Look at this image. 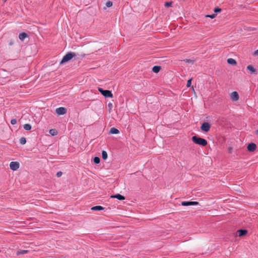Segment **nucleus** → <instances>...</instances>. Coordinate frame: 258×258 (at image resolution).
I'll list each match as a JSON object with an SVG mask.
<instances>
[{
  "label": "nucleus",
  "mask_w": 258,
  "mask_h": 258,
  "mask_svg": "<svg viewBox=\"0 0 258 258\" xmlns=\"http://www.w3.org/2000/svg\"><path fill=\"white\" fill-rule=\"evenodd\" d=\"M10 167L12 170H17L19 168V163L18 162H11L10 164Z\"/></svg>",
  "instance_id": "nucleus-6"
},
{
  "label": "nucleus",
  "mask_w": 258,
  "mask_h": 258,
  "mask_svg": "<svg viewBox=\"0 0 258 258\" xmlns=\"http://www.w3.org/2000/svg\"><path fill=\"white\" fill-rule=\"evenodd\" d=\"M17 119L15 118H13L11 120V123L12 124L14 125L17 123Z\"/></svg>",
  "instance_id": "nucleus-27"
},
{
  "label": "nucleus",
  "mask_w": 258,
  "mask_h": 258,
  "mask_svg": "<svg viewBox=\"0 0 258 258\" xmlns=\"http://www.w3.org/2000/svg\"><path fill=\"white\" fill-rule=\"evenodd\" d=\"M258 54V49L254 52V54Z\"/></svg>",
  "instance_id": "nucleus-32"
},
{
  "label": "nucleus",
  "mask_w": 258,
  "mask_h": 258,
  "mask_svg": "<svg viewBox=\"0 0 258 258\" xmlns=\"http://www.w3.org/2000/svg\"><path fill=\"white\" fill-rule=\"evenodd\" d=\"M186 62L193 63L195 62V60L191 59H186L184 60Z\"/></svg>",
  "instance_id": "nucleus-24"
},
{
  "label": "nucleus",
  "mask_w": 258,
  "mask_h": 258,
  "mask_svg": "<svg viewBox=\"0 0 258 258\" xmlns=\"http://www.w3.org/2000/svg\"><path fill=\"white\" fill-rule=\"evenodd\" d=\"M49 133L52 136H55L57 134V132L54 129H51L49 130Z\"/></svg>",
  "instance_id": "nucleus-22"
},
{
  "label": "nucleus",
  "mask_w": 258,
  "mask_h": 258,
  "mask_svg": "<svg viewBox=\"0 0 258 258\" xmlns=\"http://www.w3.org/2000/svg\"><path fill=\"white\" fill-rule=\"evenodd\" d=\"M98 91L105 97H112L113 95L111 91L107 90H104L102 88H99Z\"/></svg>",
  "instance_id": "nucleus-3"
},
{
  "label": "nucleus",
  "mask_w": 258,
  "mask_h": 258,
  "mask_svg": "<svg viewBox=\"0 0 258 258\" xmlns=\"http://www.w3.org/2000/svg\"><path fill=\"white\" fill-rule=\"evenodd\" d=\"M20 143L22 145H24L26 143V140L24 137H22L20 139Z\"/></svg>",
  "instance_id": "nucleus-21"
},
{
  "label": "nucleus",
  "mask_w": 258,
  "mask_h": 258,
  "mask_svg": "<svg viewBox=\"0 0 258 258\" xmlns=\"http://www.w3.org/2000/svg\"><path fill=\"white\" fill-rule=\"evenodd\" d=\"M221 11V9H220V8H215L214 9V12L217 13V12H220Z\"/></svg>",
  "instance_id": "nucleus-30"
},
{
  "label": "nucleus",
  "mask_w": 258,
  "mask_h": 258,
  "mask_svg": "<svg viewBox=\"0 0 258 258\" xmlns=\"http://www.w3.org/2000/svg\"><path fill=\"white\" fill-rule=\"evenodd\" d=\"M192 141L194 143L202 146H206L208 144L206 140L197 136H194L192 137Z\"/></svg>",
  "instance_id": "nucleus-1"
},
{
  "label": "nucleus",
  "mask_w": 258,
  "mask_h": 258,
  "mask_svg": "<svg viewBox=\"0 0 258 258\" xmlns=\"http://www.w3.org/2000/svg\"><path fill=\"white\" fill-rule=\"evenodd\" d=\"M108 105H109V106H112V104L111 103H109Z\"/></svg>",
  "instance_id": "nucleus-33"
},
{
  "label": "nucleus",
  "mask_w": 258,
  "mask_h": 258,
  "mask_svg": "<svg viewBox=\"0 0 258 258\" xmlns=\"http://www.w3.org/2000/svg\"><path fill=\"white\" fill-rule=\"evenodd\" d=\"M207 17L211 18V19H213V18H214L216 17V15L215 14H212L211 15H207Z\"/></svg>",
  "instance_id": "nucleus-31"
},
{
  "label": "nucleus",
  "mask_w": 258,
  "mask_h": 258,
  "mask_svg": "<svg viewBox=\"0 0 258 258\" xmlns=\"http://www.w3.org/2000/svg\"><path fill=\"white\" fill-rule=\"evenodd\" d=\"M198 204L197 202L184 201L181 203V205L183 206H189L197 205Z\"/></svg>",
  "instance_id": "nucleus-8"
},
{
  "label": "nucleus",
  "mask_w": 258,
  "mask_h": 258,
  "mask_svg": "<svg viewBox=\"0 0 258 258\" xmlns=\"http://www.w3.org/2000/svg\"><path fill=\"white\" fill-rule=\"evenodd\" d=\"M104 208L100 206H96L91 208L92 211H100L103 210Z\"/></svg>",
  "instance_id": "nucleus-14"
},
{
  "label": "nucleus",
  "mask_w": 258,
  "mask_h": 258,
  "mask_svg": "<svg viewBox=\"0 0 258 258\" xmlns=\"http://www.w3.org/2000/svg\"><path fill=\"white\" fill-rule=\"evenodd\" d=\"M102 157L104 160H106L107 158V153L106 151H102Z\"/></svg>",
  "instance_id": "nucleus-20"
},
{
  "label": "nucleus",
  "mask_w": 258,
  "mask_h": 258,
  "mask_svg": "<svg viewBox=\"0 0 258 258\" xmlns=\"http://www.w3.org/2000/svg\"><path fill=\"white\" fill-rule=\"evenodd\" d=\"M3 1H5V2H6L7 0H3Z\"/></svg>",
  "instance_id": "nucleus-35"
},
{
  "label": "nucleus",
  "mask_w": 258,
  "mask_h": 258,
  "mask_svg": "<svg viewBox=\"0 0 258 258\" xmlns=\"http://www.w3.org/2000/svg\"><path fill=\"white\" fill-rule=\"evenodd\" d=\"M191 80H192V79H189V80H188L187 81V84H186V86H187V87H190L191 84Z\"/></svg>",
  "instance_id": "nucleus-26"
},
{
  "label": "nucleus",
  "mask_w": 258,
  "mask_h": 258,
  "mask_svg": "<svg viewBox=\"0 0 258 258\" xmlns=\"http://www.w3.org/2000/svg\"><path fill=\"white\" fill-rule=\"evenodd\" d=\"M27 252H28V250H19L17 252V255L24 254L27 253Z\"/></svg>",
  "instance_id": "nucleus-18"
},
{
  "label": "nucleus",
  "mask_w": 258,
  "mask_h": 258,
  "mask_svg": "<svg viewBox=\"0 0 258 258\" xmlns=\"http://www.w3.org/2000/svg\"><path fill=\"white\" fill-rule=\"evenodd\" d=\"M24 128L26 131H30L31 129V125L30 124H25Z\"/></svg>",
  "instance_id": "nucleus-19"
},
{
  "label": "nucleus",
  "mask_w": 258,
  "mask_h": 258,
  "mask_svg": "<svg viewBox=\"0 0 258 258\" xmlns=\"http://www.w3.org/2000/svg\"><path fill=\"white\" fill-rule=\"evenodd\" d=\"M109 133L111 134H117L119 133V131L116 128L112 127L110 128Z\"/></svg>",
  "instance_id": "nucleus-15"
},
{
  "label": "nucleus",
  "mask_w": 258,
  "mask_h": 258,
  "mask_svg": "<svg viewBox=\"0 0 258 258\" xmlns=\"http://www.w3.org/2000/svg\"><path fill=\"white\" fill-rule=\"evenodd\" d=\"M55 112L58 115H63L66 113L67 109L64 107H60L56 109Z\"/></svg>",
  "instance_id": "nucleus-5"
},
{
  "label": "nucleus",
  "mask_w": 258,
  "mask_h": 258,
  "mask_svg": "<svg viewBox=\"0 0 258 258\" xmlns=\"http://www.w3.org/2000/svg\"><path fill=\"white\" fill-rule=\"evenodd\" d=\"M112 6V3L111 1H108L106 3V6L108 8L111 7Z\"/></svg>",
  "instance_id": "nucleus-25"
},
{
  "label": "nucleus",
  "mask_w": 258,
  "mask_h": 258,
  "mask_svg": "<svg viewBox=\"0 0 258 258\" xmlns=\"http://www.w3.org/2000/svg\"><path fill=\"white\" fill-rule=\"evenodd\" d=\"M110 198H116L120 201L123 200L125 199V198L123 196H122L119 194L111 196Z\"/></svg>",
  "instance_id": "nucleus-11"
},
{
  "label": "nucleus",
  "mask_w": 258,
  "mask_h": 258,
  "mask_svg": "<svg viewBox=\"0 0 258 258\" xmlns=\"http://www.w3.org/2000/svg\"><path fill=\"white\" fill-rule=\"evenodd\" d=\"M172 3L171 2H166L165 4V6L166 7H169L171 6Z\"/></svg>",
  "instance_id": "nucleus-28"
},
{
  "label": "nucleus",
  "mask_w": 258,
  "mask_h": 258,
  "mask_svg": "<svg viewBox=\"0 0 258 258\" xmlns=\"http://www.w3.org/2000/svg\"><path fill=\"white\" fill-rule=\"evenodd\" d=\"M62 172H61V171H58V172H57V173H56V176H57L58 177H60V176L62 175Z\"/></svg>",
  "instance_id": "nucleus-29"
},
{
  "label": "nucleus",
  "mask_w": 258,
  "mask_h": 258,
  "mask_svg": "<svg viewBox=\"0 0 258 258\" xmlns=\"http://www.w3.org/2000/svg\"><path fill=\"white\" fill-rule=\"evenodd\" d=\"M256 134L258 135V130L256 131Z\"/></svg>",
  "instance_id": "nucleus-34"
},
{
  "label": "nucleus",
  "mask_w": 258,
  "mask_h": 258,
  "mask_svg": "<svg viewBox=\"0 0 258 258\" xmlns=\"http://www.w3.org/2000/svg\"><path fill=\"white\" fill-rule=\"evenodd\" d=\"M256 145L254 143L249 144L247 146V150L250 152H253L256 149Z\"/></svg>",
  "instance_id": "nucleus-9"
},
{
  "label": "nucleus",
  "mask_w": 258,
  "mask_h": 258,
  "mask_svg": "<svg viewBox=\"0 0 258 258\" xmlns=\"http://www.w3.org/2000/svg\"><path fill=\"white\" fill-rule=\"evenodd\" d=\"M27 35L26 34V33L22 32L19 34V38L21 41H23L27 37Z\"/></svg>",
  "instance_id": "nucleus-13"
},
{
  "label": "nucleus",
  "mask_w": 258,
  "mask_h": 258,
  "mask_svg": "<svg viewBox=\"0 0 258 258\" xmlns=\"http://www.w3.org/2000/svg\"><path fill=\"white\" fill-rule=\"evenodd\" d=\"M247 231L245 229H240V230H237V235H238L240 237L246 235L247 234Z\"/></svg>",
  "instance_id": "nucleus-10"
},
{
  "label": "nucleus",
  "mask_w": 258,
  "mask_h": 258,
  "mask_svg": "<svg viewBox=\"0 0 258 258\" xmlns=\"http://www.w3.org/2000/svg\"><path fill=\"white\" fill-rule=\"evenodd\" d=\"M76 56V53L74 52H69L67 53L62 58L60 63L63 64L70 60L74 56Z\"/></svg>",
  "instance_id": "nucleus-2"
},
{
  "label": "nucleus",
  "mask_w": 258,
  "mask_h": 258,
  "mask_svg": "<svg viewBox=\"0 0 258 258\" xmlns=\"http://www.w3.org/2000/svg\"><path fill=\"white\" fill-rule=\"evenodd\" d=\"M247 69L250 72L251 74H256V70L251 65L248 66Z\"/></svg>",
  "instance_id": "nucleus-12"
},
{
  "label": "nucleus",
  "mask_w": 258,
  "mask_h": 258,
  "mask_svg": "<svg viewBox=\"0 0 258 258\" xmlns=\"http://www.w3.org/2000/svg\"><path fill=\"white\" fill-rule=\"evenodd\" d=\"M227 62L229 64H232V65H235L236 64V60L232 58H228L227 59Z\"/></svg>",
  "instance_id": "nucleus-17"
},
{
  "label": "nucleus",
  "mask_w": 258,
  "mask_h": 258,
  "mask_svg": "<svg viewBox=\"0 0 258 258\" xmlns=\"http://www.w3.org/2000/svg\"><path fill=\"white\" fill-rule=\"evenodd\" d=\"M211 125L209 122H204L201 125V130L205 132H208L210 129Z\"/></svg>",
  "instance_id": "nucleus-4"
},
{
  "label": "nucleus",
  "mask_w": 258,
  "mask_h": 258,
  "mask_svg": "<svg viewBox=\"0 0 258 258\" xmlns=\"http://www.w3.org/2000/svg\"><path fill=\"white\" fill-rule=\"evenodd\" d=\"M93 161L95 164H99L100 163V158L98 157H95L94 158Z\"/></svg>",
  "instance_id": "nucleus-23"
},
{
  "label": "nucleus",
  "mask_w": 258,
  "mask_h": 258,
  "mask_svg": "<svg viewBox=\"0 0 258 258\" xmlns=\"http://www.w3.org/2000/svg\"><path fill=\"white\" fill-rule=\"evenodd\" d=\"M230 98L232 101H236L239 99V95L236 91H234L231 93Z\"/></svg>",
  "instance_id": "nucleus-7"
},
{
  "label": "nucleus",
  "mask_w": 258,
  "mask_h": 258,
  "mask_svg": "<svg viewBox=\"0 0 258 258\" xmlns=\"http://www.w3.org/2000/svg\"><path fill=\"white\" fill-rule=\"evenodd\" d=\"M161 70V67L158 66H154L152 68V71L155 73H158Z\"/></svg>",
  "instance_id": "nucleus-16"
}]
</instances>
